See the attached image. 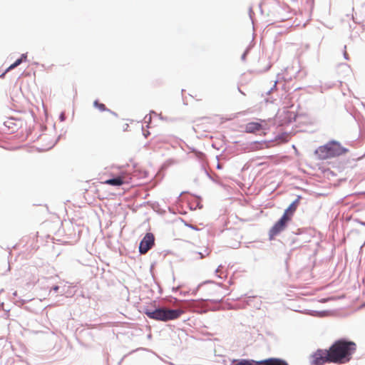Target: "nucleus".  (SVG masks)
Segmentation results:
<instances>
[{"mask_svg":"<svg viewBox=\"0 0 365 365\" xmlns=\"http://www.w3.org/2000/svg\"><path fill=\"white\" fill-rule=\"evenodd\" d=\"M356 351V344L351 341L339 339L329 349H319L309 357V365L326 364H344L349 362Z\"/></svg>","mask_w":365,"mask_h":365,"instance_id":"1","label":"nucleus"},{"mask_svg":"<svg viewBox=\"0 0 365 365\" xmlns=\"http://www.w3.org/2000/svg\"><path fill=\"white\" fill-rule=\"evenodd\" d=\"M349 150L336 140H331L324 145L319 146L315 154L320 160L336 158L347 153Z\"/></svg>","mask_w":365,"mask_h":365,"instance_id":"2","label":"nucleus"},{"mask_svg":"<svg viewBox=\"0 0 365 365\" xmlns=\"http://www.w3.org/2000/svg\"><path fill=\"white\" fill-rule=\"evenodd\" d=\"M183 312L180 309L158 308L155 310L146 309L145 314L150 318L157 321L167 322L179 318Z\"/></svg>","mask_w":365,"mask_h":365,"instance_id":"3","label":"nucleus"},{"mask_svg":"<svg viewBox=\"0 0 365 365\" xmlns=\"http://www.w3.org/2000/svg\"><path fill=\"white\" fill-rule=\"evenodd\" d=\"M290 220L286 215H282V217L274 223L269 231V240H273L275 236L279 235L281 232L285 230L287 223Z\"/></svg>","mask_w":365,"mask_h":365,"instance_id":"4","label":"nucleus"},{"mask_svg":"<svg viewBox=\"0 0 365 365\" xmlns=\"http://www.w3.org/2000/svg\"><path fill=\"white\" fill-rule=\"evenodd\" d=\"M155 243L154 235L148 232L147 233L143 240L140 242L139 252L140 254H145L150 250Z\"/></svg>","mask_w":365,"mask_h":365,"instance_id":"5","label":"nucleus"},{"mask_svg":"<svg viewBox=\"0 0 365 365\" xmlns=\"http://www.w3.org/2000/svg\"><path fill=\"white\" fill-rule=\"evenodd\" d=\"M264 129V120H259L258 121L249 122L245 125V132L247 133H256Z\"/></svg>","mask_w":365,"mask_h":365,"instance_id":"6","label":"nucleus"},{"mask_svg":"<svg viewBox=\"0 0 365 365\" xmlns=\"http://www.w3.org/2000/svg\"><path fill=\"white\" fill-rule=\"evenodd\" d=\"M130 178L126 175H120L116 178L106 180L103 183L112 186H120L123 184L130 183Z\"/></svg>","mask_w":365,"mask_h":365,"instance_id":"7","label":"nucleus"},{"mask_svg":"<svg viewBox=\"0 0 365 365\" xmlns=\"http://www.w3.org/2000/svg\"><path fill=\"white\" fill-rule=\"evenodd\" d=\"M259 365H288L287 363L280 359L270 358L259 361Z\"/></svg>","mask_w":365,"mask_h":365,"instance_id":"8","label":"nucleus"},{"mask_svg":"<svg viewBox=\"0 0 365 365\" xmlns=\"http://www.w3.org/2000/svg\"><path fill=\"white\" fill-rule=\"evenodd\" d=\"M299 204V199H297L295 201H294L285 210L283 215H286L289 218V220H292V217L297 210V207Z\"/></svg>","mask_w":365,"mask_h":365,"instance_id":"9","label":"nucleus"},{"mask_svg":"<svg viewBox=\"0 0 365 365\" xmlns=\"http://www.w3.org/2000/svg\"><path fill=\"white\" fill-rule=\"evenodd\" d=\"M268 148H269V143L266 141L254 142L250 145V150L252 151L262 150Z\"/></svg>","mask_w":365,"mask_h":365,"instance_id":"10","label":"nucleus"},{"mask_svg":"<svg viewBox=\"0 0 365 365\" xmlns=\"http://www.w3.org/2000/svg\"><path fill=\"white\" fill-rule=\"evenodd\" d=\"M27 58V55L24 53L21 55V58L17 59L14 63H12L6 70V71L1 76V77H3L6 72H8L10 70H12L19 66L22 62L26 61Z\"/></svg>","mask_w":365,"mask_h":365,"instance_id":"11","label":"nucleus"},{"mask_svg":"<svg viewBox=\"0 0 365 365\" xmlns=\"http://www.w3.org/2000/svg\"><path fill=\"white\" fill-rule=\"evenodd\" d=\"M234 363V365H259V361L249 359H241L239 361H235Z\"/></svg>","mask_w":365,"mask_h":365,"instance_id":"12","label":"nucleus"},{"mask_svg":"<svg viewBox=\"0 0 365 365\" xmlns=\"http://www.w3.org/2000/svg\"><path fill=\"white\" fill-rule=\"evenodd\" d=\"M94 106L101 111L106 110V106L103 103H99L98 101H94Z\"/></svg>","mask_w":365,"mask_h":365,"instance_id":"13","label":"nucleus"},{"mask_svg":"<svg viewBox=\"0 0 365 365\" xmlns=\"http://www.w3.org/2000/svg\"><path fill=\"white\" fill-rule=\"evenodd\" d=\"M58 289H59L58 286H54L52 287V290H53L56 292H58Z\"/></svg>","mask_w":365,"mask_h":365,"instance_id":"14","label":"nucleus"},{"mask_svg":"<svg viewBox=\"0 0 365 365\" xmlns=\"http://www.w3.org/2000/svg\"><path fill=\"white\" fill-rule=\"evenodd\" d=\"M199 255H200V258L202 259L203 256L201 255V253H199Z\"/></svg>","mask_w":365,"mask_h":365,"instance_id":"15","label":"nucleus"}]
</instances>
